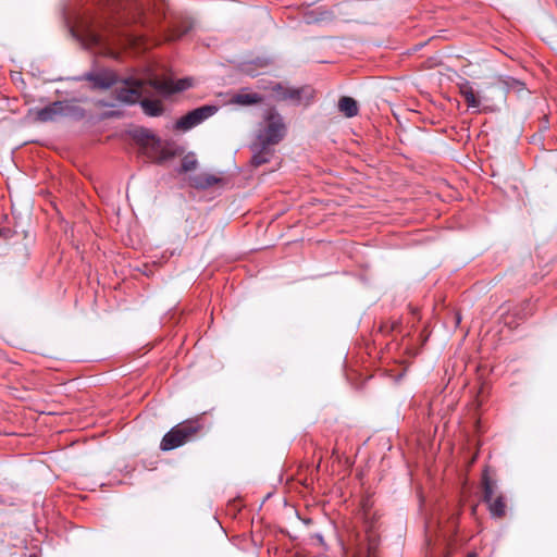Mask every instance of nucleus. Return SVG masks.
<instances>
[{"label": "nucleus", "mask_w": 557, "mask_h": 557, "mask_svg": "<svg viewBox=\"0 0 557 557\" xmlns=\"http://www.w3.org/2000/svg\"><path fill=\"white\" fill-rule=\"evenodd\" d=\"M460 95L463 97L465 101L467 102L468 108L475 109L476 111H480V98L475 94L474 89L470 85L469 82H466L459 86Z\"/></svg>", "instance_id": "4468645a"}, {"label": "nucleus", "mask_w": 557, "mask_h": 557, "mask_svg": "<svg viewBox=\"0 0 557 557\" xmlns=\"http://www.w3.org/2000/svg\"><path fill=\"white\" fill-rule=\"evenodd\" d=\"M251 149L253 151L251 163L255 166H260L264 163H268L274 152L271 146L261 145V143H258L257 140L252 144Z\"/></svg>", "instance_id": "f8f14e48"}, {"label": "nucleus", "mask_w": 557, "mask_h": 557, "mask_svg": "<svg viewBox=\"0 0 557 557\" xmlns=\"http://www.w3.org/2000/svg\"><path fill=\"white\" fill-rule=\"evenodd\" d=\"M115 92L119 102L134 104L145 94V82L136 77H128L121 82V85L115 88Z\"/></svg>", "instance_id": "6e6552de"}, {"label": "nucleus", "mask_w": 557, "mask_h": 557, "mask_svg": "<svg viewBox=\"0 0 557 557\" xmlns=\"http://www.w3.org/2000/svg\"><path fill=\"white\" fill-rule=\"evenodd\" d=\"M79 79L92 83L94 88L108 89L117 83V75L108 69L92 71L84 74Z\"/></svg>", "instance_id": "9d476101"}, {"label": "nucleus", "mask_w": 557, "mask_h": 557, "mask_svg": "<svg viewBox=\"0 0 557 557\" xmlns=\"http://www.w3.org/2000/svg\"><path fill=\"white\" fill-rule=\"evenodd\" d=\"M34 113L36 121L47 123L60 116H83L84 110L67 101H54L45 108L36 109Z\"/></svg>", "instance_id": "39448f33"}, {"label": "nucleus", "mask_w": 557, "mask_h": 557, "mask_svg": "<svg viewBox=\"0 0 557 557\" xmlns=\"http://www.w3.org/2000/svg\"><path fill=\"white\" fill-rule=\"evenodd\" d=\"M272 90L278 100L290 101L294 104L308 106L314 97V90L309 86L293 88L276 84Z\"/></svg>", "instance_id": "0eeeda50"}, {"label": "nucleus", "mask_w": 557, "mask_h": 557, "mask_svg": "<svg viewBox=\"0 0 557 557\" xmlns=\"http://www.w3.org/2000/svg\"><path fill=\"white\" fill-rule=\"evenodd\" d=\"M475 510H476V507H475V506H474V507H472V513H474V512H475Z\"/></svg>", "instance_id": "412c9836"}, {"label": "nucleus", "mask_w": 557, "mask_h": 557, "mask_svg": "<svg viewBox=\"0 0 557 557\" xmlns=\"http://www.w3.org/2000/svg\"><path fill=\"white\" fill-rule=\"evenodd\" d=\"M191 28V24L188 21H183L180 24H175L172 26V29L169 34V40H176L182 38L185 34L189 32Z\"/></svg>", "instance_id": "a211bd4d"}, {"label": "nucleus", "mask_w": 557, "mask_h": 557, "mask_svg": "<svg viewBox=\"0 0 557 557\" xmlns=\"http://www.w3.org/2000/svg\"><path fill=\"white\" fill-rule=\"evenodd\" d=\"M149 85L153 87L158 92L162 95H171L174 92L186 90L191 86V81L189 78H182L177 81L172 79H150Z\"/></svg>", "instance_id": "9b49d317"}, {"label": "nucleus", "mask_w": 557, "mask_h": 557, "mask_svg": "<svg viewBox=\"0 0 557 557\" xmlns=\"http://www.w3.org/2000/svg\"><path fill=\"white\" fill-rule=\"evenodd\" d=\"M140 106L149 116H159L163 113V106L159 100L143 99Z\"/></svg>", "instance_id": "dca6fc26"}, {"label": "nucleus", "mask_w": 557, "mask_h": 557, "mask_svg": "<svg viewBox=\"0 0 557 557\" xmlns=\"http://www.w3.org/2000/svg\"><path fill=\"white\" fill-rule=\"evenodd\" d=\"M338 109L347 117H354L358 114L357 101L350 97H342L338 101Z\"/></svg>", "instance_id": "2eb2a0df"}, {"label": "nucleus", "mask_w": 557, "mask_h": 557, "mask_svg": "<svg viewBox=\"0 0 557 557\" xmlns=\"http://www.w3.org/2000/svg\"><path fill=\"white\" fill-rule=\"evenodd\" d=\"M222 180L221 177H218L214 174L211 173H199L193 176H189V184L190 186L197 188V189H207L218 183H220Z\"/></svg>", "instance_id": "ddd939ff"}, {"label": "nucleus", "mask_w": 557, "mask_h": 557, "mask_svg": "<svg viewBox=\"0 0 557 557\" xmlns=\"http://www.w3.org/2000/svg\"><path fill=\"white\" fill-rule=\"evenodd\" d=\"M78 36L88 48H100L103 52L113 58H116L119 54L117 51L114 50L115 48L121 47L125 49L131 46H136L138 41L137 37L115 26L102 33L91 26H87Z\"/></svg>", "instance_id": "f257e3e1"}, {"label": "nucleus", "mask_w": 557, "mask_h": 557, "mask_svg": "<svg viewBox=\"0 0 557 557\" xmlns=\"http://www.w3.org/2000/svg\"><path fill=\"white\" fill-rule=\"evenodd\" d=\"M198 161L196 157L193 153L186 154L181 164L180 172L181 173H187L189 171H193L197 168Z\"/></svg>", "instance_id": "6ab92c4d"}, {"label": "nucleus", "mask_w": 557, "mask_h": 557, "mask_svg": "<svg viewBox=\"0 0 557 557\" xmlns=\"http://www.w3.org/2000/svg\"><path fill=\"white\" fill-rule=\"evenodd\" d=\"M286 134V126L283 117L275 111L267 114L264 124L260 127L256 140L261 145H277Z\"/></svg>", "instance_id": "20e7f679"}, {"label": "nucleus", "mask_w": 557, "mask_h": 557, "mask_svg": "<svg viewBox=\"0 0 557 557\" xmlns=\"http://www.w3.org/2000/svg\"><path fill=\"white\" fill-rule=\"evenodd\" d=\"M368 542H369L368 543V550H369V553L371 555V554H373V552L375 550V548L377 546V540H376L375 535L370 533L368 535Z\"/></svg>", "instance_id": "aec40b11"}, {"label": "nucleus", "mask_w": 557, "mask_h": 557, "mask_svg": "<svg viewBox=\"0 0 557 557\" xmlns=\"http://www.w3.org/2000/svg\"><path fill=\"white\" fill-rule=\"evenodd\" d=\"M483 502L487 504V508L493 518H503L506 515V500L503 494L495 495L496 484L486 473L482 478Z\"/></svg>", "instance_id": "423d86ee"}, {"label": "nucleus", "mask_w": 557, "mask_h": 557, "mask_svg": "<svg viewBox=\"0 0 557 557\" xmlns=\"http://www.w3.org/2000/svg\"><path fill=\"white\" fill-rule=\"evenodd\" d=\"M216 111V106L209 104L194 109L176 121L175 128L180 131H189L215 114Z\"/></svg>", "instance_id": "1a4fd4ad"}, {"label": "nucleus", "mask_w": 557, "mask_h": 557, "mask_svg": "<svg viewBox=\"0 0 557 557\" xmlns=\"http://www.w3.org/2000/svg\"><path fill=\"white\" fill-rule=\"evenodd\" d=\"M262 97L256 92H240L233 97V102L242 106L256 104L261 102Z\"/></svg>", "instance_id": "f3484780"}, {"label": "nucleus", "mask_w": 557, "mask_h": 557, "mask_svg": "<svg viewBox=\"0 0 557 557\" xmlns=\"http://www.w3.org/2000/svg\"><path fill=\"white\" fill-rule=\"evenodd\" d=\"M197 420L182 422L172 428L162 438L160 448L164 451L175 449L190 441L200 430Z\"/></svg>", "instance_id": "7ed1b4c3"}, {"label": "nucleus", "mask_w": 557, "mask_h": 557, "mask_svg": "<svg viewBox=\"0 0 557 557\" xmlns=\"http://www.w3.org/2000/svg\"><path fill=\"white\" fill-rule=\"evenodd\" d=\"M143 151L152 162L161 164L178 153V148L172 143H163L160 138L145 132L141 138Z\"/></svg>", "instance_id": "f03ea898"}]
</instances>
